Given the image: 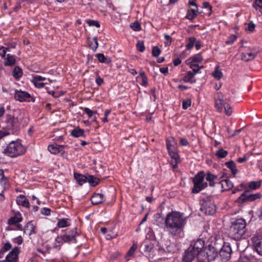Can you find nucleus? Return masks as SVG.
<instances>
[{
    "label": "nucleus",
    "instance_id": "obj_1",
    "mask_svg": "<svg viewBox=\"0 0 262 262\" xmlns=\"http://www.w3.org/2000/svg\"><path fill=\"white\" fill-rule=\"evenodd\" d=\"M193 186L191 189V193L196 194L206 189L208 186L215 187L218 183L215 180L218 179V176L213 174L208 171L206 173L204 170L199 171L194 177L191 178Z\"/></svg>",
    "mask_w": 262,
    "mask_h": 262
},
{
    "label": "nucleus",
    "instance_id": "obj_2",
    "mask_svg": "<svg viewBox=\"0 0 262 262\" xmlns=\"http://www.w3.org/2000/svg\"><path fill=\"white\" fill-rule=\"evenodd\" d=\"M187 218L184 216V213L172 210L167 214L165 219V225L173 232L179 233L186 225Z\"/></svg>",
    "mask_w": 262,
    "mask_h": 262
},
{
    "label": "nucleus",
    "instance_id": "obj_3",
    "mask_svg": "<svg viewBox=\"0 0 262 262\" xmlns=\"http://www.w3.org/2000/svg\"><path fill=\"white\" fill-rule=\"evenodd\" d=\"M218 247L219 239H216L214 242H208L206 245V248L201 258H198V262H210L217 260L219 250Z\"/></svg>",
    "mask_w": 262,
    "mask_h": 262
},
{
    "label": "nucleus",
    "instance_id": "obj_4",
    "mask_svg": "<svg viewBox=\"0 0 262 262\" xmlns=\"http://www.w3.org/2000/svg\"><path fill=\"white\" fill-rule=\"evenodd\" d=\"M26 151V149L21 144V140L18 139L10 142L4 148L3 152L11 158H16L24 155Z\"/></svg>",
    "mask_w": 262,
    "mask_h": 262
},
{
    "label": "nucleus",
    "instance_id": "obj_5",
    "mask_svg": "<svg viewBox=\"0 0 262 262\" xmlns=\"http://www.w3.org/2000/svg\"><path fill=\"white\" fill-rule=\"evenodd\" d=\"M218 259L217 261L227 262L231 258L232 250L231 245L228 242H225L223 239H219Z\"/></svg>",
    "mask_w": 262,
    "mask_h": 262
},
{
    "label": "nucleus",
    "instance_id": "obj_6",
    "mask_svg": "<svg viewBox=\"0 0 262 262\" xmlns=\"http://www.w3.org/2000/svg\"><path fill=\"white\" fill-rule=\"evenodd\" d=\"M201 207V210L206 215H212L216 211V205L214 204L212 196L201 199L200 201Z\"/></svg>",
    "mask_w": 262,
    "mask_h": 262
},
{
    "label": "nucleus",
    "instance_id": "obj_7",
    "mask_svg": "<svg viewBox=\"0 0 262 262\" xmlns=\"http://www.w3.org/2000/svg\"><path fill=\"white\" fill-rule=\"evenodd\" d=\"M246 226V222L245 220L243 218H239L232 222L230 229L238 237L242 236L245 233Z\"/></svg>",
    "mask_w": 262,
    "mask_h": 262
},
{
    "label": "nucleus",
    "instance_id": "obj_8",
    "mask_svg": "<svg viewBox=\"0 0 262 262\" xmlns=\"http://www.w3.org/2000/svg\"><path fill=\"white\" fill-rule=\"evenodd\" d=\"M208 243H206L203 238H198L196 241H192L189 246L199 255V257L201 258L206 248V245Z\"/></svg>",
    "mask_w": 262,
    "mask_h": 262
},
{
    "label": "nucleus",
    "instance_id": "obj_9",
    "mask_svg": "<svg viewBox=\"0 0 262 262\" xmlns=\"http://www.w3.org/2000/svg\"><path fill=\"white\" fill-rule=\"evenodd\" d=\"M14 99L15 100L19 102H35V98L32 97L31 94L26 91H23L21 90H15Z\"/></svg>",
    "mask_w": 262,
    "mask_h": 262
},
{
    "label": "nucleus",
    "instance_id": "obj_10",
    "mask_svg": "<svg viewBox=\"0 0 262 262\" xmlns=\"http://www.w3.org/2000/svg\"><path fill=\"white\" fill-rule=\"evenodd\" d=\"M76 227L67 231L65 234H62L63 237V242L65 243L76 244L77 242L76 237L80 235V233L77 231Z\"/></svg>",
    "mask_w": 262,
    "mask_h": 262
},
{
    "label": "nucleus",
    "instance_id": "obj_11",
    "mask_svg": "<svg viewBox=\"0 0 262 262\" xmlns=\"http://www.w3.org/2000/svg\"><path fill=\"white\" fill-rule=\"evenodd\" d=\"M250 192V191L249 189H246L240 196L234 201V203L236 204L238 207H243L248 203L251 202Z\"/></svg>",
    "mask_w": 262,
    "mask_h": 262
},
{
    "label": "nucleus",
    "instance_id": "obj_12",
    "mask_svg": "<svg viewBox=\"0 0 262 262\" xmlns=\"http://www.w3.org/2000/svg\"><path fill=\"white\" fill-rule=\"evenodd\" d=\"M195 258H197L198 261L199 255L189 246L182 254V261L183 262H192Z\"/></svg>",
    "mask_w": 262,
    "mask_h": 262
},
{
    "label": "nucleus",
    "instance_id": "obj_13",
    "mask_svg": "<svg viewBox=\"0 0 262 262\" xmlns=\"http://www.w3.org/2000/svg\"><path fill=\"white\" fill-rule=\"evenodd\" d=\"M20 249L18 247H14L6 255L5 262H18Z\"/></svg>",
    "mask_w": 262,
    "mask_h": 262
},
{
    "label": "nucleus",
    "instance_id": "obj_14",
    "mask_svg": "<svg viewBox=\"0 0 262 262\" xmlns=\"http://www.w3.org/2000/svg\"><path fill=\"white\" fill-rule=\"evenodd\" d=\"M64 147V145H59L57 143H55L53 144L49 145L48 147V150L52 154H60V155L62 156L66 153L65 151L63 150V148Z\"/></svg>",
    "mask_w": 262,
    "mask_h": 262
},
{
    "label": "nucleus",
    "instance_id": "obj_15",
    "mask_svg": "<svg viewBox=\"0 0 262 262\" xmlns=\"http://www.w3.org/2000/svg\"><path fill=\"white\" fill-rule=\"evenodd\" d=\"M218 184L221 186V192L233 190L234 188L233 183L228 178L220 181Z\"/></svg>",
    "mask_w": 262,
    "mask_h": 262
},
{
    "label": "nucleus",
    "instance_id": "obj_16",
    "mask_svg": "<svg viewBox=\"0 0 262 262\" xmlns=\"http://www.w3.org/2000/svg\"><path fill=\"white\" fill-rule=\"evenodd\" d=\"M203 60V57L201 53L194 54L185 61V63L188 66H190L191 64H199L202 62Z\"/></svg>",
    "mask_w": 262,
    "mask_h": 262
},
{
    "label": "nucleus",
    "instance_id": "obj_17",
    "mask_svg": "<svg viewBox=\"0 0 262 262\" xmlns=\"http://www.w3.org/2000/svg\"><path fill=\"white\" fill-rule=\"evenodd\" d=\"M106 200L105 196L102 193H94L90 200L93 205H97L104 202Z\"/></svg>",
    "mask_w": 262,
    "mask_h": 262
},
{
    "label": "nucleus",
    "instance_id": "obj_18",
    "mask_svg": "<svg viewBox=\"0 0 262 262\" xmlns=\"http://www.w3.org/2000/svg\"><path fill=\"white\" fill-rule=\"evenodd\" d=\"M70 135L74 138L83 137L85 138L86 135L84 133V130L77 126L70 131Z\"/></svg>",
    "mask_w": 262,
    "mask_h": 262
},
{
    "label": "nucleus",
    "instance_id": "obj_19",
    "mask_svg": "<svg viewBox=\"0 0 262 262\" xmlns=\"http://www.w3.org/2000/svg\"><path fill=\"white\" fill-rule=\"evenodd\" d=\"M88 173H86L85 174H82L76 172H74V179L76 180L79 185L82 186L83 184L87 182Z\"/></svg>",
    "mask_w": 262,
    "mask_h": 262
},
{
    "label": "nucleus",
    "instance_id": "obj_20",
    "mask_svg": "<svg viewBox=\"0 0 262 262\" xmlns=\"http://www.w3.org/2000/svg\"><path fill=\"white\" fill-rule=\"evenodd\" d=\"M166 145L167 150H174L177 148V143L174 138L169 137L166 139Z\"/></svg>",
    "mask_w": 262,
    "mask_h": 262
},
{
    "label": "nucleus",
    "instance_id": "obj_21",
    "mask_svg": "<svg viewBox=\"0 0 262 262\" xmlns=\"http://www.w3.org/2000/svg\"><path fill=\"white\" fill-rule=\"evenodd\" d=\"M16 203L19 206L29 208L30 207V204L28 200L25 198L24 194H20L18 196L16 200Z\"/></svg>",
    "mask_w": 262,
    "mask_h": 262
},
{
    "label": "nucleus",
    "instance_id": "obj_22",
    "mask_svg": "<svg viewBox=\"0 0 262 262\" xmlns=\"http://www.w3.org/2000/svg\"><path fill=\"white\" fill-rule=\"evenodd\" d=\"M162 212H157L154 215L153 218L156 224L159 227H163L165 223V219L161 216Z\"/></svg>",
    "mask_w": 262,
    "mask_h": 262
},
{
    "label": "nucleus",
    "instance_id": "obj_23",
    "mask_svg": "<svg viewBox=\"0 0 262 262\" xmlns=\"http://www.w3.org/2000/svg\"><path fill=\"white\" fill-rule=\"evenodd\" d=\"M252 242L254 251H256L259 255L262 256V238L253 240Z\"/></svg>",
    "mask_w": 262,
    "mask_h": 262
},
{
    "label": "nucleus",
    "instance_id": "obj_24",
    "mask_svg": "<svg viewBox=\"0 0 262 262\" xmlns=\"http://www.w3.org/2000/svg\"><path fill=\"white\" fill-rule=\"evenodd\" d=\"M262 184V180H259L257 181H252L248 182L247 184V188L251 190H255L259 189Z\"/></svg>",
    "mask_w": 262,
    "mask_h": 262
},
{
    "label": "nucleus",
    "instance_id": "obj_25",
    "mask_svg": "<svg viewBox=\"0 0 262 262\" xmlns=\"http://www.w3.org/2000/svg\"><path fill=\"white\" fill-rule=\"evenodd\" d=\"M194 74L192 73L191 71H189L187 72L186 75L183 77L182 80L185 83H190L193 84L196 82V79H194Z\"/></svg>",
    "mask_w": 262,
    "mask_h": 262
},
{
    "label": "nucleus",
    "instance_id": "obj_26",
    "mask_svg": "<svg viewBox=\"0 0 262 262\" xmlns=\"http://www.w3.org/2000/svg\"><path fill=\"white\" fill-rule=\"evenodd\" d=\"M224 165L231 170L232 174L234 176L238 172V170L236 168V164L233 160H230L228 162H225Z\"/></svg>",
    "mask_w": 262,
    "mask_h": 262
},
{
    "label": "nucleus",
    "instance_id": "obj_27",
    "mask_svg": "<svg viewBox=\"0 0 262 262\" xmlns=\"http://www.w3.org/2000/svg\"><path fill=\"white\" fill-rule=\"evenodd\" d=\"M88 181L87 182L89 183V185L91 187H95L98 185L100 182V179L97 177H95L93 175H91L88 173Z\"/></svg>",
    "mask_w": 262,
    "mask_h": 262
},
{
    "label": "nucleus",
    "instance_id": "obj_28",
    "mask_svg": "<svg viewBox=\"0 0 262 262\" xmlns=\"http://www.w3.org/2000/svg\"><path fill=\"white\" fill-rule=\"evenodd\" d=\"M255 256L252 254H243L240 255L239 258V262H255Z\"/></svg>",
    "mask_w": 262,
    "mask_h": 262
},
{
    "label": "nucleus",
    "instance_id": "obj_29",
    "mask_svg": "<svg viewBox=\"0 0 262 262\" xmlns=\"http://www.w3.org/2000/svg\"><path fill=\"white\" fill-rule=\"evenodd\" d=\"M12 74L15 80H19L23 76V70L19 67L15 66L12 70Z\"/></svg>",
    "mask_w": 262,
    "mask_h": 262
},
{
    "label": "nucleus",
    "instance_id": "obj_30",
    "mask_svg": "<svg viewBox=\"0 0 262 262\" xmlns=\"http://www.w3.org/2000/svg\"><path fill=\"white\" fill-rule=\"evenodd\" d=\"M98 61L103 63L110 64L112 63V59L110 57H106L103 53H98L96 54Z\"/></svg>",
    "mask_w": 262,
    "mask_h": 262
},
{
    "label": "nucleus",
    "instance_id": "obj_31",
    "mask_svg": "<svg viewBox=\"0 0 262 262\" xmlns=\"http://www.w3.org/2000/svg\"><path fill=\"white\" fill-rule=\"evenodd\" d=\"M259 51V50H256L255 52H251L247 53V54H243L242 55V59L245 61H250L255 58Z\"/></svg>",
    "mask_w": 262,
    "mask_h": 262
},
{
    "label": "nucleus",
    "instance_id": "obj_32",
    "mask_svg": "<svg viewBox=\"0 0 262 262\" xmlns=\"http://www.w3.org/2000/svg\"><path fill=\"white\" fill-rule=\"evenodd\" d=\"M137 244L134 243L132 246L129 248L125 256V259L126 261H128L130 259L129 257L133 256L134 254V253L137 250Z\"/></svg>",
    "mask_w": 262,
    "mask_h": 262
},
{
    "label": "nucleus",
    "instance_id": "obj_33",
    "mask_svg": "<svg viewBox=\"0 0 262 262\" xmlns=\"http://www.w3.org/2000/svg\"><path fill=\"white\" fill-rule=\"evenodd\" d=\"M16 59L15 55H11L10 54H7L6 61L4 62L5 66H12L15 64Z\"/></svg>",
    "mask_w": 262,
    "mask_h": 262
},
{
    "label": "nucleus",
    "instance_id": "obj_34",
    "mask_svg": "<svg viewBox=\"0 0 262 262\" xmlns=\"http://www.w3.org/2000/svg\"><path fill=\"white\" fill-rule=\"evenodd\" d=\"M169 156L170 158L174 160L176 163L180 162V157L178 154V149H176L174 150H167Z\"/></svg>",
    "mask_w": 262,
    "mask_h": 262
},
{
    "label": "nucleus",
    "instance_id": "obj_35",
    "mask_svg": "<svg viewBox=\"0 0 262 262\" xmlns=\"http://www.w3.org/2000/svg\"><path fill=\"white\" fill-rule=\"evenodd\" d=\"M70 219L68 218H63L58 221L57 225L59 228H64L70 226Z\"/></svg>",
    "mask_w": 262,
    "mask_h": 262
},
{
    "label": "nucleus",
    "instance_id": "obj_36",
    "mask_svg": "<svg viewBox=\"0 0 262 262\" xmlns=\"http://www.w3.org/2000/svg\"><path fill=\"white\" fill-rule=\"evenodd\" d=\"M212 76L216 80H220L223 76L222 71L220 69L219 66H216L214 70L212 72Z\"/></svg>",
    "mask_w": 262,
    "mask_h": 262
},
{
    "label": "nucleus",
    "instance_id": "obj_37",
    "mask_svg": "<svg viewBox=\"0 0 262 262\" xmlns=\"http://www.w3.org/2000/svg\"><path fill=\"white\" fill-rule=\"evenodd\" d=\"M220 100L221 101V105L225 108V114L228 116H230L232 113L231 107L228 103L224 102L223 99H220Z\"/></svg>",
    "mask_w": 262,
    "mask_h": 262
},
{
    "label": "nucleus",
    "instance_id": "obj_38",
    "mask_svg": "<svg viewBox=\"0 0 262 262\" xmlns=\"http://www.w3.org/2000/svg\"><path fill=\"white\" fill-rule=\"evenodd\" d=\"M197 40L196 38L193 36L188 38V42L185 46L186 49L187 50H191Z\"/></svg>",
    "mask_w": 262,
    "mask_h": 262
},
{
    "label": "nucleus",
    "instance_id": "obj_39",
    "mask_svg": "<svg viewBox=\"0 0 262 262\" xmlns=\"http://www.w3.org/2000/svg\"><path fill=\"white\" fill-rule=\"evenodd\" d=\"M253 6L259 15L262 16V0H255Z\"/></svg>",
    "mask_w": 262,
    "mask_h": 262
},
{
    "label": "nucleus",
    "instance_id": "obj_40",
    "mask_svg": "<svg viewBox=\"0 0 262 262\" xmlns=\"http://www.w3.org/2000/svg\"><path fill=\"white\" fill-rule=\"evenodd\" d=\"M23 220V217L12 216L8 219V224L9 225H14L21 222Z\"/></svg>",
    "mask_w": 262,
    "mask_h": 262
},
{
    "label": "nucleus",
    "instance_id": "obj_41",
    "mask_svg": "<svg viewBox=\"0 0 262 262\" xmlns=\"http://www.w3.org/2000/svg\"><path fill=\"white\" fill-rule=\"evenodd\" d=\"M146 240H149L151 242L156 241V237L155 234V232L152 229L149 228L148 230L146 235Z\"/></svg>",
    "mask_w": 262,
    "mask_h": 262
},
{
    "label": "nucleus",
    "instance_id": "obj_42",
    "mask_svg": "<svg viewBox=\"0 0 262 262\" xmlns=\"http://www.w3.org/2000/svg\"><path fill=\"white\" fill-rule=\"evenodd\" d=\"M246 189H247V184L244 182H242L235 187H234L232 190V194H234L237 192L242 191L243 189L245 190Z\"/></svg>",
    "mask_w": 262,
    "mask_h": 262
},
{
    "label": "nucleus",
    "instance_id": "obj_43",
    "mask_svg": "<svg viewBox=\"0 0 262 262\" xmlns=\"http://www.w3.org/2000/svg\"><path fill=\"white\" fill-rule=\"evenodd\" d=\"M228 151L222 148L216 150L215 155L219 159H223L227 156Z\"/></svg>",
    "mask_w": 262,
    "mask_h": 262
},
{
    "label": "nucleus",
    "instance_id": "obj_44",
    "mask_svg": "<svg viewBox=\"0 0 262 262\" xmlns=\"http://www.w3.org/2000/svg\"><path fill=\"white\" fill-rule=\"evenodd\" d=\"M198 13V11L197 10L190 9L188 11L186 17L189 19H192L197 15Z\"/></svg>",
    "mask_w": 262,
    "mask_h": 262
},
{
    "label": "nucleus",
    "instance_id": "obj_45",
    "mask_svg": "<svg viewBox=\"0 0 262 262\" xmlns=\"http://www.w3.org/2000/svg\"><path fill=\"white\" fill-rule=\"evenodd\" d=\"M161 53V50L158 46H153L151 49V54L154 57H158Z\"/></svg>",
    "mask_w": 262,
    "mask_h": 262
},
{
    "label": "nucleus",
    "instance_id": "obj_46",
    "mask_svg": "<svg viewBox=\"0 0 262 262\" xmlns=\"http://www.w3.org/2000/svg\"><path fill=\"white\" fill-rule=\"evenodd\" d=\"M136 47L137 50L140 52H143L145 50L143 40H138L136 45Z\"/></svg>",
    "mask_w": 262,
    "mask_h": 262
},
{
    "label": "nucleus",
    "instance_id": "obj_47",
    "mask_svg": "<svg viewBox=\"0 0 262 262\" xmlns=\"http://www.w3.org/2000/svg\"><path fill=\"white\" fill-rule=\"evenodd\" d=\"M45 88L47 90V92L49 94L52 95L54 98H58L60 96H61L63 94V93L60 94V93H61V92H55L54 91H51V90H50V88L47 86H46Z\"/></svg>",
    "mask_w": 262,
    "mask_h": 262
},
{
    "label": "nucleus",
    "instance_id": "obj_48",
    "mask_svg": "<svg viewBox=\"0 0 262 262\" xmlns=\"http://www.w3.org/2000/svg\"><path fill=\"white\" fill-rule=\"evenodd\" d=\"M145 247L144 251L145 252H150L154 247V244L151 242L147 243V242H144Z\"/></svg>",
    "mask_w": 262,
    "mask_h": 262
},
{
    "label": "nucleus",
    "instance_id": "obj_49",
    "mask_svg": "<svg viewBox=\"0 0 262 262\" xmlns=\"http://www.w3.org/2000/svg\"><path fill=\"white\" fill-rule=\"evenodd\" d=\"M237 36L235 35L232 34L229 36L227 39L225 41L226 45H231L237 39Z\"/></svg>",
    "mask_w": 262,
    "mask_h": 262
},
{
    "label": "nucleus",
    "instance_id": "obj_50",
    "mask_svg": "<svg viewBox=\"0 0 262 262\" xmlns=\"http://www.w3.org/2000/svg\"><path fill=\"white\" fill-rule=\"evenodd\" d=\"M182 105L183 110H187L191 105V100L190 99L183 100L182 102Z\"/></svg>",
    "mask_w": 262,
    "mask_h": 262
},
{
    "label": "nucleus",
    "instance_id": "obj_51",
    "mask_svg": "<svg viewBox=\"0 0 262 262\" xmlns=\"http://www.w3.org/2000/svg\"><path fill=\"white\" fill-rule=\"evenodd\" d=\"M156 92V88L155 87L151 88L149 91V94L151 95L150 99L154 102H155L157 99Z\"/></svg>",
    "mask_w": 262,
    "mask_h": 262
},
{
    "label": "nucleus",
    "instance_id": "obj_52",
    "mask_svg": "<svg viewBox=\"0 0 262 262\" xmlns=\"http://www.w3.org/2000/svg\"><path fill=\"white\" fill-rule=\"evenodd\" d=\"M130 27L134 31L137 32V31H140V30H141V25L137 21H135L133 23H132L130 25Z\"/></svg>",
    "mask_w": 262,
    "mask_h": 262
},
{
    "label": "nucleus",
    "instance_id": "obj_53",
    "mask_svg": "<svg viewBox=\"0 0 262 262\" xmlns=\"http://www.w3.org/2000/svg\"><path fill=\"white\" fill-rule=\"evenodd\" d=\"M250 198L252 202H254L257 199H261L262 198V194L260 192H258L255 194L251 193L250 192Z\"/></svg>",
    "mask_w": 262,
    "mask_h": 262
},
{
    "label": "nucleus",
    "instance_id": "obj_54",
    "mask_svg": "<svg viewBox=\"0 0 262 262\" xmlns=\"http://www.w3.org/2000/svg\"><path fill=\"white\" fill-rule=\"evenodd\" d=\"M31 82L34 84V86L36 88L38 89L43 88L45 85L47 84V83L43 82L42 81H35V80H33V79L31 80Z\"/></svg>",
    "mask_w": 262,
    "mask_h": 262
},
{
    "label": "nucleus",
    "instance_id": "obj_55",
    "mask_svg": "<svg viewBox=\"0 0 262 262\" xmlns=\"http://www.w3.org/2000/svg\"><path fill=\"white\" fill-rule=\"evenodd\" d=\"M96 75L97 77L95 82L98 86H100L104 83V80L99 76L98 71L96 72Z\"/></svg>",
    "mask_w": 262,
    "mask_h": 262
},
{
    "label": "nucleus",
    "instance_id": "obj_56",
    "mask_svg": "<svg viewBox=\"0 0 262 262\" xmlns=\"http://www.w3.org/2000/svg\"><path fill=\"white\" fill-rule=\"evenodd\" d=\"M12 248V245L11 243L8 241L6 243H5L3 246L1 248L4 252H6L10 250Z\"/></svg>",
    "mask_w": 262,
    "mask_h": 262
},
{
    "label": "nucleus",
    "instance_id": "obj_57",
    "mask_svg": "<svg viewBox=\"0 0 262 262\" xmlns=\"http://www.w3.org/2000/svg\"><path fill=\"white\" fill-rule=\"evenodd\" d=\"M220 176V178L219 180L222 178H228L230 177V173L228 171V170L227 169L224 168L223 170L221 171V173L219 174Z\"/></svg>",
    "mask_w": 262,
    "mask_h": 262
},
{
    "label": "nucleus",
    "instance_id": "obj_58",
    "mask_svg": "<svg viewBox=\"0 0 262 262\" xmlns=\"http://www.w3.org/2000/svg\"><path fill=\"white\" fill-rule=\"evenodd\" d=\"M81 109H83L85 114H86L89 118L93 117V115H94V112L93 111H92L88 107H81Z\"/></svg>",
    "mask_w": 262,
    "mask_h": 262
},
{
    "label": "nucleus",
    "instance_id": "obj_59",
    "mask_svg": "<svg viewBox=\"0 0 262 262\" xmlns=\"http://www.w3.org/2000/svg\"><path fill=\"white\" fill-rule=\"evenodd\" d=\"M183 53H182L180 55V57H177L176 59L173 60V64L174 66L177 67L181 63V60L180 58H184Z\"/></svg>",
    "mask_w": 262,
    "mask_h": 262
},
{
    "label": "nucleus",
    "instance_id": "obj_60",
    "mask_svg": "<svg viewBox=\"0 0 262 262\" xmlns=\"http://www.w3.org/2000/svg\"><path fill=\"white\" fill-rule=\"evenodd\" d=\"M29 230L30 232L28 234L29 236H31V235L36 234L37 233L36 227L34 225L32 224V222H31Z\"/></svg>",
    "mask_w": 262,
    "mask_h": 262
},
{
    "label": "nucleus",
    "instance_id": "obj_61",
    "mask_svg": "<svg viewBox=\"0 0 262 262\" xmlns=\"http://www.w3.org/2000/svg\"><path fill=\"white\" fill-rule=\"evenodd\" d=\"M189 68L192 69V72L195 76L198 73H200L201 72L199 70V69L196 68V66L194 64H191L189 66Z\"/></svg>",
    "mask_w": 262,
    "mask_h": 262
},
{
    "label": "nucleus",
    "instance_id": "obj_62",
    "mask_svg": "<svg viewBox=\"0 0 262 262\" xmlns=\"http://www.w3.org/2000/svg\"><path fill=\"white\" fill-rule=\"evenodd\" d=\"M93 56L90 54H88L87 55V61H86V64L90 68H94L95 67L94 65L91 64V63L93 62Z\"/></svg>",
    "mask_w": 262,
    "mask_h": 262
},
{
    "label": "nucleus",
    "instance_id": "obj_63",
    "mask_svg": "<svg viewBox=\"0 0 262 262\" xmlns=\"http://www.w3.org/2000/svg\"><path fill=\"white\" fill-rule=\"evenodd\" d=\"M12 241L13 242L17 244L18 245L22 244L24 241L21 235H19L16 237L12 238Z\"/></svg>",
    "mask_w": 262,
    "mask_h": 262
},
{
    "label": "nucleus",
    "instance_id": "obj_64",
    "mask_svg": "<svg viewBox=\"0 0 262 262\" xmlns=\"http://www.w3.org/2000/svg\"><path fill=\"white\" fill-rule=\"evenodd\" d=\"M87 24L89 26H95L97 28H99L100 27L99 23L94 20H88L87 21Z\"/></svg>",
    "mask_w": 262,
    "mask_h": 262
}]
</instances>
